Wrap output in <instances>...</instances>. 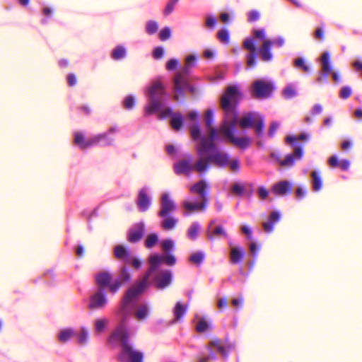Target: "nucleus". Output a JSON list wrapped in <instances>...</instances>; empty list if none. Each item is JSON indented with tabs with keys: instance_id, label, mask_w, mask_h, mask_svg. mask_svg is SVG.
I'll use <instances>...</instances> for the list:
<instances>
[{
	"instance_id": "nucleus-1",
	"label": "nucleus",
	"mask_w": 362,
	"mask_h": 362,
	"mask_svg": "<svg viewBox=\"0 0 362 362\" xmlns=\"http://www.w3.org/2000/svg\"><path fill=\"white\" fill-rule=\"evenodd\" d=\"M129 335L125 325V318H124L110 337V341L118 340L122 344V354L118 356V360L122 361V355L127 354L129 356L130 362H142L143 354L133 350L129 342Z\"/></svg>"
},
{
	"instance_id": "nucleus-2",
	"label": "nucleus",
	"mask_w": 362,
	"mask_h": 362,
	"mask_svg": "<svg viewBox=\"0 0 362 362\" xmlns=\"http://www.w3.org/2000/svg\"><path fill=\"white\" fill-rule=\"evenodd\" d=\"M206 128L209 132L208 137L201 138V141L197 147V154L202 156L204 153L216 149L214 142L217 139L218 130L213 127L214 112L212 110H207L204 115Z\"/></svg>"
},
{
	"instance_id": "nucleus-3",
	"label": "nucleus",
	"mask_w": 362,
	"mask_h": 362,
	"mask_svg": "<svg viewBox=\"0 0 362 362\" xmlns=\"http://www.w3.org/2000/svg\"><path fill=\"white\" fill-rule=\"evenodd\" d=\"M175 210L176 204L174 201L168 194H163L160 198V209L158 212V215L163 218L160 226L164 230H172L177 224L178 219L170 215Z\"/></svg>"
},
{
	"instance_id": "nucleus-4",
	"label": "nucleus",
	"mask_w": 362,
	"mask_h": 362,
	"mask_svg": "<svg viewBox=\"0 0 362 362\" xmlns=\"http://www.w3.org/2000/svg\"><path fill=\"white\" fill-rule=\"evenodd\" d=\"M199 156L198 160L192 163L191 155L185 156L184 158L174 165V170L177 175H189L192 171L199 174L205 173L207 171V163L203 160V156Z\"/></svg>"
},
{
	"instance_id": "nucleus-5",
	"label": "nucleus",
	"mask_w": 362,
	"mask_h": 362,
	"mask_svg": "<svg viewBox=\"0 0 362 362\" xmlns=\"http://www.w3.org/2000/svg\"><path fill=\"white\" fill-rule=\"evenodd\" d=\"M150 267L144 276V277L139 280L136 284L129 288L123 298V304L127 305L131 301L137 298L147 287L148 284V279L150 275L156 269L158 265V257H150L148 259Z\"/></svg>"
},
{
	"instance_id": "nucleus-6",
	"label": "nucleus",
	"mask_w": 362,
	"mask_h": 362,
	"mask_svg": "<svg viewBox=\"0 0 362 362\" xmlns=\"http://www.w3.org/2000/svg\"><path fill=\"white\" fill-rule=\"evenodd\" d=\"M149 103L146 106L144 112L146 115H151L158 112L163 107V97L165 95V88L163 83L155 81L148 90Z\"/></svg>"
},
{
	"instance_id": "nucleus-7",
	"label": "nucleus",
	"mask_w": 362,
	"mask_h": 362,
	"mask_svg": "<svg viewBox=\"0 0 362 362\" xmlns=\"http://www.w3.org/2000/svg\"><path fill=\"white\" fill-rule=\"evenodd\" d=\"M237 122L238 119L235 115L233 118L223 120L219 128V132L226 136L227 139L235 146L240 148H246L251 143L250 138L247 136L235 137L233 134V130Z\"/></svg>"
},
{
	"instance_id": "nucleus-8",
	"label": "nucleus",
	"mask_w": 362,
	"mask_h": 362,
	"mask_svg": "<svg viewBox=\"0 0 362 362\" xmlns=\"http://www.w3.org/2000/svg\"><path fill=\"white\" fill-rule=\"evenodd\" d=\"M240 97L241 94L235 86H229L221 96V106L228 116L230 114L233 115L231 118H233L235 115L238 118L235 105Z\"/></svg>"
},
{
	"instance_id": "nucleus-9",
	"label": "nucleus",
	"mask_w": 362,
	"mask_h": 362,
	"mask_svg": "<svg viewBox=\"0 0 362 362\" xmlns=\"http://www.w3.org/2000/svg\"><path fill=\"white\" fill-rule=\"evenodd\" d=\"M151 257H158V265L150 275L148 283L154 282L158 289H164L168 287L172 281V273L169 270L158 271V267L161 262V257L158 255H153Z\"/></svg>"
},
{
	"instance_id": "nucleus-10",
	"label": "nucleus",
	"mask_w": 362,
	"mask_h": 362,
	"mask_svg": "<svg viewBox=\"0 0 362 362\" xmlns=\"http://www.w3.org/2000/svg\"><path fill=\"white\" fill-rule=\"evenodd\" d=\"M272 82L259 79L252 83V95L255 98L263 99L270 97L274 90Z\"/></svg>"
},
{
	"instance_id": "nucleus-11",
	"label": "nucleus",
	"mask_w": 362,
	"mask_h": 362,
	"mask_svg": "<svg viewBox=\"0 0 362 362\" xmlns=\"http://www.w3.org/2000/svg\"><path fill=\"white\" fill-rule=\"evenodd\" d=\"M107 139V133L96 135L87 140L85 139L84 136L80 132L74 133V143L80 148L84 150L93 145L98 144L100 141Z\"/></svg>"
},
{
	"instance_id": "nucleus-12",
	"label": "nucleus",
	"mask_w": 362,
	"mask_h": 362,
	"mask_svg": "<svg viewBox=\"0 0 362 362\" xmlns=\"http://www.w3.org/2000/svg\"><path fill=\"white\" fill-rule=\"evenodd\" d=\"M229 158L228 153L220 151H216L214 153L206 157L203 156V160L207 163V170H209L211 163H214L216 166L219 168L227 166L229 163Z\"/></svg>"
},
{
	"instance_id": "nucleus-13",
	"label": "nucleus",
	"mask_w": 362,
	"mask_h": 362,
	"mask_svg": "<svg viewBox=\"0 0 362 362\" xmlns=\"http://www.w3.org/2000/svg\"><path fill=\"white\" fill-rule=\"evenodd\" d=\"M107 303L105 291L98 289L90 296L89 308L98 310L103 308Z\"/></svg>"
},
{
	"instance_id": "nucleus-14",
	"label": "nucleus",
	"mask_w": 362,
	"mask_h": 362,
	"mask_svg": "<svg viewBox=\"0 0 362 362\" xmlns=\"http://www.w3.org/2000/svg\"><path fill=\"white\" fill-rule=\"evenodd\" d=\"M112 275L109 272H100L95 276V282L98 289L105 290L112 284Z\"/></svg>"
},
{
	"instance_id": "nucleus-15",
	"label": "nucleus",
	"mask_w": 362,
	"mask_h": 362,
	"mask_svg": "<svg viewBox=\"0 0 362 362\" xmlns=\"http://www.w3.org/2000/svg\"><path fill=\"white\" fill-rule=\"evenodd\" d=\"M130 279L131 274L128 272L127 269L123 267L121 269L119 279L115 280L110 286V292L112 293H116L122 284L129 281Z\"/></svg>"
},
{
	"instance_id": "nucleus-16",
	"label": "nucleus",
	"mask_w": 362,
	"mask_h": 362,
	"mask_svg": "<svg viewBox=\"0 0 362 362\" xmlns=\"http://www.w3.org/2000/svg\"><path fill=\"white\" fill-rule=\"evenodd\" d=\"M303 151L302 146H296L293 153L287 155L284 160L279 161V164L284 167L292 166L296 160L303 157Z\"/></svg>"
},
{
	"instance_id": "nucleus-17",
	"label": "nucleus",
	"mask_w": 362,
	"mask_h": 362,
	"mask_svg": "<svg viewBox=\"0 0 362 362\" xmlns=\"http://www.w3.org/2000/svg\"><path fill=\"white\" fill-rule=\"evenodd\" d=\"M321 62H322V71L317 79V82L325 81L327 78L328 74H329L332 71V67L330 65V59L329 54L328 52H325L322 53L321 56Z\"/></svg>"
},
{
	"instance_id": "nucleus-18",
	"label": "nucleus",
	"mask_w": 362,
	"mask_h": 362,
	"mask_svg": "<svg viewBox=\"0 0 362 362\" xmlns=\"http://www.w3.org/2000/svg\"><path fill=\"white\" fill-rule=\"evenodd\" d=\"M145 226L143 223L136 224L129 230L127 240L129 243H135L139 241L144 235Z\"/></svg>"
},
{
	"instance_id": "nucleus-19",
	"label": "nucleus",
	"mask_w": 362,
	"mask_h": 362,
	"mask_svg": "<svg viewBox=\"0 0 362 362\" xmlns=\"http://www.w3.org/2000/svg\"><path fill=\"white\" fill-rule=\"evenodd\" d=\"M191 68L185 65L176 74L174 78V90L180 92V83H186V81L189 80L188 75Z\"/></svg>"
},
{
	"instance_id": "nucleus-20",
	"label": "nucleus",
	"mask_w": 362,
	"mask_h": 362,
	"mask_svg": "<svg viewBox=\"0 0 362 362\" xmlns=\"http://www.w3.org/2000/svg\"><path fill=\"white\" fill-rule=\"evenodd\" d=\"M209 186L204 180H200L191 186L189 190L192 193L199 195L201 200L209 202L207 192Z\"/></svg>"
},
{
	"instance_id": "nucleus-21",
	"label": "nucleus",
	"mask_w": 362,
	"mask_h": 362,
	"mask_svg": "<svg viewBox=\"0 0 362 362\" xmlns=\"http://www.w3.org/2000/svg\"><path fill=\"white\" fill-rule=\"evenodd\" d=\"M243 47L245 49L250 51L247 56V64L249 66L252 67L255 65L256 57V48L252 38H247L243 42Z\"/></svg>"
},
{
	"instance_id": "nucleus-22",
	"label": "nucleus",
	"mask_w": 362,
	"mask_h": 362,
	"mask_svg": "<svg viewBox=\"0 0 362 362\" xmlns=\"http://www.w3.org/2000/svg\"><path fill=\"white\" fill-rule=\"evenodd\" d=\"M292 190V185L287 180L276 183L272 187V192L278 196L284 197L290 194Z\"/></svg>"
},
{
	"instance_id": "nucleus-23",
	"label": "nucleus",
	"mask_w": 362,
	"mask_h": 362,
	"mask_svg": "<svg viewBox=\"0 0 362 362\" xmlns=\"http://www.w3.org/2000/svg\"><path fill=\"white\" fill-rule=\"evenodd\" d=\"M271 48L272 43L270 40H265L258 50L260 59L263 62H270L272 60L273 54L271 52Z\"/></svg>"
},
{
	"instance_id": "nucleus-24",
	"label": "nucleus",
	"mask_w": 362,
	"mask_h": 362,
	"mask_svg": "<svg viewBox=\"0 0 362 362\" xmlns=\"http://www.w3.org/2000/svg\"><path fill=\"white\" fill-rule=\"evenodd\" d=\"M136 204L141 211L144 212L148 209L151 201L145 189L139 190Z\"/></svg>"
},
{
	"instance_id": "nucleus-25",
	"label": "nucleus",
	"mask_w": 362,
	"mask_h": 362,
	"mask_svg": "<svg viewBox=\"0 0 362 362\" xmlns=\"http://www.w3.org/2000/svg\"><path fill=\"white\" fill-rule=\"evenodd\" d=\"M280 220V214L277 211H272L268 218V221L262 223V227L266 233L273 231L274 226Z\"/></svg>"
},
{
	"instance_id": "nucleus-26",
	"label": "nucleus",
	"mask_w": 362,
	"mask_h": 362,
	"mask_svg": "<svg viewBox=\"0 0 362 362\" xmlns=\"http://www.w3.org/2000/svg\"><path fill=\"white\" fill-rule=\"evenodd\" d=\"M208 205V202L201 200V202L192 203L189 202H185L183 206L188 213H193L197 211H204Z\"/></svg>"
},
{
	"instance_id": "nucleus-27",
	"label": "nucleus",
	"mask_w": 362,
	"mask_h": 362,
	"mask_svg": "<svg viewBox=\"0 0 362 362\" xmlns=\"http://www.w3.org/2000/svg\"><path fill=\"white\" fill-rule=\"evenodd\" d=\"M114 254L117 259L122 260L125 262H129L130 261V253L123 245H117L115 247Z\"/></svg>"
},
{
	"instance_id": "nucleus-28",
	"label": "nucleus",
	"mask_w": 362,
	"mask_h": 362,
	"mask_svg": "<svg viewBox=\"0 0 362 362\" xmlns=\"http://www.w3.org/2000/svg\"><path fill=\"white\" fill-rule=\"evenodd\" d=\"M244 253L242 249L233 247L230 249V259L232 264H238L243 259Z\"/></svg>"
},
{
	"instance_id": "nucleus-29",
	"label": "nucleus",
	"mask_w": 362,
	"mask_h": 362,
	"mask_svg": "<svg viewBox=\"0 0 362 362\" xmlns=\"http://www.w3.org/2000/svg\"><path fill=\"white\" fill-rule=\"evenodd\" d=\"M211 346L216 347L217 350L224 356H226L228 354V350L233 348V346L231 344H228L227 346H224L220 339H214L212 341L209 342Z\"/></svg>"
},
{
	"instance_id": "nucleus-30",
	"label": "nucleus",
	"mask_w": 362,
	"mask_h": 362,
	"mask_svg": "<svg viewBox=\"0 0 362 362\" xmlns=\"http://www.w3.org/2000/svg\"><path fill=\"white\" fill-rule=\"evenodd\" d=\"M180 92L175 91V93L174 95V100L176 101L179 100L180 98L183 97L185 90H189L192 93H195V90H196L195 88L189 83V80L186 81L185 84L184 83H180Z\"/></svg>"
},
{
	"instance_id": "nucleus-31",
	"label": "nucleus",
	"mask_w": 362,
	"mask_h": 362,
	"mask_svg": "<svg viewBox=\"0 0 362 362\" xmlns=\"http://www.w3.org/2000/svg\"><path fill=\"white\" fill-rule=\"evenodd\" d=\"M312 177L313 189L314 191H320L322 188V180L317 171L313 170L310 173Z\"/></svg>"
},
{
	"instance_id": "nucleus-32",
	"label": "nucleus",
	"mask_w": 362,
	"mask_h": 362,
	"mask_svg": "<svg viewBox=\"0 0 362 362\" xmlns=\"http://www.w3.org/2000/svg\"><path fill=\"white\" fill-rule=\"evenodd\" d=\"M183 119L182 116L180 112H175L173 114L170 119V125L175 130H180L182 127Z\"/></svg>"
},
{
	"instance_id": "nucleus-33",
	"label": "nucleus",
	"mask_w": 362,
	"mask_h": 362,
	"mask_svg": "<svg viewBox=\"0 0 362 362\" xmlns=\"http://www.w3.org/2000/svg\"><path fill=\"white\" fill-rule=\"evenodd\" d=\"M200 226L197 222H194L191 224L187 231V235L191 240H194L199 234Z\"/></svg>"
},
{
	"instance_id": "nucleus-34",
	"label": "nucleus",
	"mask_w": 362,
	"mask_h": 362,
	"mask_svg": "<svg viewBox=\"0 0 362 362\" xmlns=\"http://www.w3.org/2000/svg\"><path fill=\"white\" fill-rule=\"evenodd\" d=\"M187 308L181 304V303L177 302L174 308L173 313L175 315V321L177 322L180 320L182 317H183L186 313Z\"/></svg>"
},
{
	"instance_id": "nucleus-35",
	"label": "nucleus",
	"mask_w": 362,
	"mask_h": 362,
	"mask_svg": "<svg viewBox=\"0 0 362 362\" xmlns=\"http://www.w3.org/2000/svg\"><path fill=\"white\" fill-rule=\"evenodd\" d=\"M308 139V136L305 134H301L298 136H287L285 139L286 142L287 144L293 145L294 147L298 146L296 144V141H307Z\"/></svg>"
},
{
	"instance_id": "nucleus-36",
	"label": "nucleus",
	"mask_w": 362,
	"mask_h": 362,
	"mask_svg": "<svg viewBox=\"0 0 362 362\" xmlns=\"http://www.w3.org/2000/svg\"><path fill=\"white\" fill-rule=\"evenodd\" d=\"M211 328V325L204 318H200L196 325V331L198 333H203Z\"/></svg>"
},
{
	"instance_id": "nucleus-37",
	"label": "nucleus",
	"mask_w": 362,
	"mask_h": 362,
	"mask_svg": "<svg viewBox=\"0 0 362 362\" xmlns=\"http://www.w3.org/2000/svg\"><path fill=\"white\" fill-rule=\"evenodd\" d=\"M126 55V49L123 46H117L112 52V57L115 60H119Z\"/></svg>"
},
{
	"instance_id": "nucleus-38",
	"label": "nucleus",
	"mask_w": 362,
	"mask_h": 362,
	"mask_svg": "<svg viewBox=\"0 0 362 362\" xmlns=\"http://www.w3.org/2000/svg\"><path fill=\"white\" fill-rule=\"evenodd\" d=\"M239 125L242 129H246L253 127V116L252 114H249L247 116L243 117L239 121Z\"/></svg>"
},
{
	"instance_id": "nucleus-39",
	"label": "nucleus",
	"mask_w": 362,
	"mask_h": 362,
	"mask_svg": "<svg viewBox=\"0 0 362 362\" xmlns=\"http://www.w3.org/2000/svg\"><path fill=\"white\" fill-rule=\"evenodd\" d=\"M205 258V255L203 252H197L193 253L189 258V260L197 265L201 264Z\"/></svg>"
},
{
	"instance_id": "nucleus-40",
	"label": "nucleus",
	"mask_w": 362,
	"mask_h": 362,
	"mask_svg": "<svg viewBox=\"0 0 362 362\" xmlns=\"http://www.w3.org/2000/svg\"><path fill=\"white\" fill-rule=\"evenodd\" d=\"M74 336V331L71 329H62L59 334V339L61 342H66Z\"/></svg>"
},
{
	"instance_id": "nucleus-41",
	"label": "nucleus",
	"mask_w": 362,
	"mask_h": 362,
	"mask_svg": "<svg viewBox=\"0 0 362 362\" xmlns=\"http://www.w3.org/2000/svg\"><path fill=\"white\" fill-rule=\"evenodd\" d=\"M108 323L107 319H98L95 322V329L98 334H100L105 331V327Z\"/></svg>"
},
{
	"instance_id": "nucleus-42",
	"label": "nucleus",
	"mask_w": 362,
	"mask_h": 362,
	"mask_svg": "<svg viewBox=\"0 0 362 362\" xmlns=\"http://www.w3.org/2000/svg\"><path fill=\"white\" fill-rule=\"evenodd\" d=\"M223 236L227 237V233L224 230L223 228L221 226L216 227L211 233H208V238L213 239L214 237Z\"/></svg>"
},
{
	"instance_id": "nucleus-43",
	"label": "nucleus",
	"mask_w": 362,
	"mask_h": 362,
	"mask_svg": "<svg viewBox=\"0 0 362 362\" xmlns=\"http://www.w3.org/2000/svg\"><path fill=\"white\" fill-rule=\"evenodd\" d=\"M282 94L286 99H291L296 95V91L293 86H287L282 91Z\"/></svg>"
},
{
	"instance_id": "nucleus-44",
	"label": "nucleus",
	"mask_w": 362,
	"mask_h": 362,
	"mask_svg": "<svg viewBox=\"0 0 362 362\" xmlns=\"http://www.w3.org/2000/svg\"><path fill=\"white\" fill-rule=\"evenodd\" d=\"M294 65L296 67L302 69L305 73H308L310 71L309 66L305 63V60L301 57H299V58H297L295 59Z\"/></svg>"
},
{
	"instance_id": "nucleus-45",
	"label": "nucleus",
	"mask_w": 362,
	"mask_h": 362,
	"mask_svg": "<svg viewBox=\"0 0 362 362\" xmlns=\"http://www.w3.org/2000/svg\"><path fill=\"white\" fill-rule=\"evenodd\" d=\"M158 242V235L156 233H151L146 237L145 246L147 248H151Z\"/></svg>"
},
{
	"instance_id": "nucleus-46",
	"label": "nucleus",
	"mask_w": 362,
	"mask_h": 362,
	"mask_svg": "<svg viewBox=\"0 0 362 362\" xmlns=\"http://www.w3.org/2000/svg\"><path fill=\"white\" fill-rule=\"evenodd\" d=\"M218 39L224 44H228L229 42V33L225 28L220 30L217 33Z\"/></svg>"
},
{
	"instance_id": "nucleus-47",
	"label": "nucleus",
	"mask_w": 362,
	"mask_h": 362,
	"mask_svg": "<svg viewBox=\"0 0 362 362\" xmlns=\"http://www.w3.org/2000/svg\"><path fill=\"white\" fill-rule=\"evenodd\" d=\"M255 132L258 136H261L263 134L264 129V122L263 118H259L258 121L254 124Z\"/></svg>"
},
{
	"instance_id": "nucleus-48",
	"label": "nucleus",
	"mask_w": 362,
	"mask_h": 362,
	"mask_svg": "<svg viewBox=\"0 0 362 362\" xmlns=\"http://www.w3.org/2000/svg\"><path fill=\"white\" fill-rule=\"evenodd\" d=\"M158 25L156 21H150L147 22L146 25V30L148 34L153 35L156 33L158 30Z\"/></svg>"
},
{
	"instance_id": "nucleus-49",
	"label": "nucleus",
	"mask_w": 362,
	"mask_h": 362,
	"mask_svg": "<svg viewBox=\"0 0 362 362\" xmlns=\"http://www.w3.org/2000/svg\"><path fill=\"white\" fill-rule=\"evenodd\" d=\"M148 315V308L146 305H141L136 312L135 315L139 320H144Z\"/></svg>"
},
{
	"instance_id": "nucleus-50",
	"label": "nucleus",
	"mask_w": 362,
	"mask_h": 362,
	"mask_svg": "<svg viewBox=\"0 0 362 362\" xmlns=\"http://www.w3.org/2000/svg\"><path fill=\"white\" fill-rule=\"evenodd\" d=\"M228 166L232 172L237 173L240 170V161L238 158H233L232 160L229 159Z\"/></svg>"
},
{
	"instance_id": "nucleus-51",
	"label": "nucleus",
	"mask_w": 362,
	"mask_h": 362,
	"mask_svg": "<svg viewBox=\"0 0 362 362\" xmlns=\"http://www.w3.org/2000/svg\"><path fill=\"white\" fill-rule=\"evenodd\" d=\"M171 30L168 27L163 28L159 33V38L162 41H165L170 37Z\"/></svg>"
},
{
	"instance_id": "nucleus-52",
	"label": "nucleus",
	"mask_w": 362,
	"mask_h": 362,
	"mask_svg": "<svg viewBox=\"0 0 362 362\" xmlns=\"http://www.w3.org/2000/svg\"><path fill=\"white\" fill-rule=\"evenodd\" d=\"M190 134L194 140H197L200 138L201 131L198 124H194L190 128Z\"/></svg>"
},
{
	"instance_id": "nucleus-53",
	"label": "nucleus",
	"mask_w": 362,
	"mask_h": 362,
	"mask_svg": "<svg viewBox=\"0 0 362 362\" xmlns=\"http://www.w3.org/2000/svg\"><path fill=\"white\" fill-rule=\"evenodd\" d=\"M217 23L216 18L211 15H209L206 17L205 26L208 28L212 29L214 28Z\"/></svg>"
},
{
	"instance_id": "nucleus-54",
	"label": "nucleus",
	"mask_w": 362,
	"mask_h": 362,
	"mask_svg": "<svg viewBox=\"0 0 362 362\" xmlns=\"http://www.w3.org/2000/svg\"><path fill=\"white\" fill-rule=\"evenodd\" d=\"M124 107L130 110L134 105V98L132 95H128L125 98L123 102Z\"/></svg>"
},
{
	"instance_id": "nucleus-55",
	"label": "nucleus",
	"mask_w": 362,
	"mask_h": 362,
	"mask_svg": "<svg viewBox=\"0 0 362 362\" xmlns=\"http://www.w3.org/2000/svg\"><path fill=\"white\" fill-rule=\"evenodd\" d=\"M179 0H170L166 5V7L164 11V13L165 15H169L171 13L173 10L175 4L178 2Z\"/></svg>"
},
{
	"instance_id": "nucleus-56",
	"label": "nucleus",
	"mask_w": 362,
	"mask_h": 362,
	"mask_svg": "<svg viewBox=\"0 0 362 362\" xmlns=\"http://www.w3.org/2000/svg\"><path fill=\"white\" fill-rule=\"evenodd\" d=\"M351 95V89L349 86H344L340 90V98L346 99Z\"/></svg>"
},
{
	"instance_id": "nucleus-57",
	"label": "nucleus",
	"mask_w": 362,
	"mask_h": 362,
	"mask_svg": "<svg viewBox=\"0 0 362 362\" xmlns=\"http://www.w3.org/2000/svg\"><path fill=\"white\" fill-rule=\"evenodd\" d=\"M88 331L85 329H82L81 333L78 336V342L81 344H85L88 341Z\"/></svg>"
},
{
	"instance_id": "nucleus-58",
	"label": "nucleus",
	"mask_w": 362,
	"mask_h": 362,
	"mask_svg": "<svg viewBox=\"0 0 362 362\" xmlns=\"http://www.w3.org/2000/svg\"><path fill=\"white\" fill-rule=\"evenodd\" d=\"M279 127V124L277 122H272L271 123L269 131H268V134L270 137H273L275 135L276 132L278 129Z\"/></svg>"
},
{
	"instance_id": "nucleus-59",
	"label": "nucleus",
	"mask_w": 362,
	"mask_h": 362,
	"mask_svg": "<svg viewBox=\"0 0 362 362\" xmlns=\"http://www.w3.org/2000/svg\"><path fill=\"white\" fill-rule=\"evenodd\" d=\"M163 260L165 263L168 266H173L175 264L176 259L172 255H168L165 257H161V261Z\"/></svg>"
},
{
	"instance_id": "nucleus-60",
	"label": "nucleus",
	"mask_w": 362,
	"mask_h": 362,
	"mask_svg": "<svg viewBox=\"0 0 362 362\" xmlns=\"http://www.w3.org/2000/svg\"><path fill=\"white\" fill-rule=\"evenodd\" d=\"M173 247V243L171 240H165L162 242V248L164 251L168 252Z\"/></svg>"
},
{
	"instance_id": "nucleus-61",
	"label": "nucleus",
	"mask_w": 362,
	"mask_h": 362,
	"mask_svg": "<svg viewBox=\"0 0 362 362\" xmlns=\"http://www.w3.org/2000/svg\"><path fill=\"white\" fill-rule=\"evenodd\" d=\"M173 112H172V110L171 108L170 107H168L166 109H165L164 110H163L162 112H160L158 115V118L160 119H164V118H166L169 116H173Z\"/></svg>"
},
{
	"instance_id": "nucleus-62",
	"label": "nucleus",
	"mask_w": 362,
	"mask_h": 362,
	"mask_svg": "<svg viewBox=\"0 0 362 362\" xmlns=\"http://www.w3.org/2000/svg\"><path fill=\"white\" fill-rule=\"evenodd\" d=\"M196 64V58L193 55H189L185 59V65L188 66L190 68H192L195 66Z\"/></svg>"
},
{
	"instance_id": "nucleus-63",
	"label": "nucleus",
	"mask_w": 362,
	"mask_h": 362,
	"mask_svg": "<svg viewBox=\"0 0 362 362\" xmlns=\"http://www.w3.org/2000/svg\"><path fill=\"white\" fill-rule=\"evenodd\" d=\"M163 49L160 47H157L154 49L153 52V57L156 59H160L163 55Z\"/></svg>"
},
{
	"instance_id": "nucleus-64",
	"label": "nucleus",
	"mask_w": 362,
	"mask_h": 362,
	"mask_svg": "<svg viewBox=\"0 0 362 362\" xmlns=\"http://www.w3.org/2000/svg\"><path fill=\"white\" fill-rule=\"evenodd\" d=\"M253 35L255 38L263 40L264 41L266 40L265 39V31L264 29L254 30Z\"/></svg>"
}]
</instances>
